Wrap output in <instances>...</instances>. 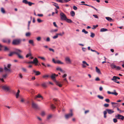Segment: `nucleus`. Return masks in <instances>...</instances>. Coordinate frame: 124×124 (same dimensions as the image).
Returning a JSON list of instances; mask_svg holds the SVG:
<instances>
[{
  "label": "nucleus",
  "instance_id": "1",
  "mask_svg": "<svg viewBox=\"0 0 124 124\" xmlns=\"http://www.w3.org/2000/svg\"><path fill=\"white\" fill-rule=\"evenodd\" d=\"M15 51L14 52H10L8 54V56H11L14 54H15L19 58L21 59H23V56L20 54L22 52V51L19 49L16 48L15 49Z\"/></svg>",
  "mask_w": 124,
  "mask_h": 124
},
{
  "label": "nucleus",
  "instance_id": "2",
  "mask_svg": "<svg viewBox=\"0 0 124 124\" xmlns=\"http://www.w3.org/2000/svg\"><path fill=\"white\" fill-rule=\"evenodd\" d=\"M56 74H53L51 76V78L54 81L55 83L58 86L60 87H61L62 86V84H61V82L56 81L55 79L56 77L55 75Z\"/></svg>",
  "mask_w": 124,
  "mask_h": 124
},
{
  "label": "nucleus",
  "instance_id": "3",
  "mask_svg": "<svg viewBox=\"0 0 124 124\" xmlns=\"http://www.w3.org/2000/svg\"><path fill=\"white\" fill-rule=\"evenodd\" d=\"M22 40L20 39H15L13 40L12 42L13 44L18 45L21 44Z\"/></svg>",
  "mask_w": 124,
  "mask_h": 124
},
{
  "label": "nucleus",
  "instance_id": "4",
  "mask_svg": "<svg viewBox=\"0 0 124 124\" xmlns=\"http://www.w3.org/2000/svg\"><path fill=\"white\" fill-rule=\"evenodd\" d=\"M60 15V17L61 20H66L67 17L66 15L63 13L61 12Z\"/></svg>",
  "mask_w": 124,
  "mask_h": 124
},
{
  "label": "nucleus",
  "instance_id": "5",
  "mask_svg": "<svg viewBox=\"0 0 124 124\" xmlns=\"http://www.w3.org/2000/svg\"><path fill=\"white\" fill-rule=\"evenodd\" d=\"M70 113L65 115V116L66 119H67L72 117L73 115V114L72 112V109L70 110Z\"/></svg>",
  "mask_w": 124,
  "mask_h": 124
},
{
  "label": "nucleus",
  "instance_id": "6",
  "mask_svg": "<svg viewBox=\"0 0 124 124\" xmlns=\"http://www.w3.org/2000/svg\"><path fill=\"white\" fill-rule=\"evenodd\" d=\"M115 117L118 119H121L122 120H123L124 119V116L120 114H118L117 115H116Z\"/></svg>",
  "mask_w": 124,
  "mask_h": 124
},
{
  "label": "nucleus",
  "instance_id": "7",
  "mask_svg": "<svg viewBox=\"0 0 124 124\" xmlns=\"http://www.w3.org/2000/svg\"><path fill=\"white\" fill-rule=\"evenodd\" d=\"M65 60L67 64H71L72 62L69 57H66L65 58Z\"/></svg>",
  "mask_w": 124,
  "mask_h": 124
},
{
  "label": "nucleus",
  "instance_id": "8",
  "mask_svg": "<svg viewBox=\"0 0 124 124\" xmlns=\"http://www.w3.org/2000/svg\"><path fill=\"white\" fill-rule=\"evenodd\" d=\"M2 88L5 91H8L9 90V87L6 85H4L2 86Z\"/></svg>",
  "mask_w": 124,
  "mask_h": 124
},
{
  "label": "nucleus",
  "instance_id": "9",
  "mask_svg": "<svg viewBox=\"0 0 124 124\" xmlns=\"http://www.w3.org/2000/svg\"><path fill=\"white\" fill-rule=\"evenodd\" d=\"M32 62V63L35 64V65H38V61L37 58H35Z\"/></svg>",
  "mask_w": 124,
  "mask_h": 124
},
{
  "label": "nucleus",
  "instance_id": "10",
  "mask_svg": "<svg viewBox=\"0 0 124 124\" xmlns=\"http://www.w3.org/2000/svg\"><path fill=\"white\" fill-rule=\"evenodd\" d=\"M83 64H82V67L85 68L86 67V65L89 66V64L87 63L85 61H83L82 62Z\"/></svg>",
  "mask_w": 124,
  "mask_h": 124
},
{
  "label": "nucleus",
  "instance_id": "11",
  "mask_svg": "<svg viewBox=\"0 0 124 124\" xmlns=\"http://www.w3.org/2000/svg\"><path fill=\"white\" fill-rule=\"evenodd\" d=\"M114 92H111L109 91H108L107 93L108 94H114L116 96H117L118 95V93L116 92L115 90H114Z\"/></svg>",
  "mask_w": 124,
  "mask_h": 124
},
{
  "label": "nucleus",
  "instance_id": "12",
  "mask_svg": "<svg viewBox=\"0 0 124 124\" xmlns=\"http://www.w3.org/2000/svg\"><path fill=\"white\" fill-rule=\"evenodd\" d=\"M41 98L42 99H43V97L39 94L37 95L35 97V99L38 101H40L39 100H38L37 99V98Z\"/></svg>",
  "mask_w": 124,
  "mask_h": 124
},
{
  "label": "nucleus",
  "instance_id": "13",
  "mask_svg": "<svg viewBox=\"0 0 124 124\" xmlns=\"http://www.w3.org/2000/svg\"><path fill=\"white\" fill-rule=\"evenodd\" d=\"M32 107L33 108L36 109H37L38 108L37 105L33 102H32Z\"/></svg>",
  "mask_w": 124,
  "mask_h": 124
},
{
  "label": "nucleus",
  "instance_id": "14",
  "mask_svg": "<svg viewBox=\"0 0 124 124\" xmlns=\"http://www.w3.org/2000/svg\"><path fill=\"white\" fill-rule=\"evenodd\" d=\"M106 110L107 111L108 113L109 114H111L114 112V111L111 109H107Z\"/></svg>",
  "mask_w": 124,
  "mask_h": 124
},
{
  "label": "nucleus",
  "instance_id": "15",
  "mask_svg": "<svg viewBox=\"0 0 124 124\" xmlns=\"http://www.w3.org/2000/svg\"><path fill=\"white\" fill-rule=\"evenodd\" d=\"M33 71L35 73V75L36 76L38 75L41 74L40 72L39 71H36L34 70H33Z\"/></svg>",
  "mask_w": 124,
  "mask_h": 124
},
{
  "label": "nucleus",
  "instance_id": "16",
  "mask_svg": "<svg viewBox=\"0 0 124 124\" xmlns=\"http://www.w3.org/2000/svg\"><path fill=\"white\" fill-rule=\"evenodd\" d=\"M96 71L99 74H101V73L100 69H98L97 67H96L95 68Z\"/></svg>",
  "mask_w": 124,
  "mask_h": 124
},
{
  "label": "nucleus",
  "instance_id": "17",
  "mask_svg": "<svg viewBox=\"0 0 124 124\" xmlns=\"http://www.w3.org/2000/svg\"><path fill=\"white\" fill-rule=\"evenodd\" d=\"M116 65H115L114 63H112L110 65V67L112 69H116Z\"/></svg>",
  "mask_w": 124,
  "mask_h": 124
},
{
  "label": "nucleus",
  "instance_id": "18",
  "mask_svg": "<svg viewBox=\"0 0 124 124\" xmlns=\"http://www.w3.org/2000/svg\"><path fill=\"white\" fill-rule=\"evenodd\" d=\"M56 70H59L62 72H63L64 71L60 67H59L56 68Z\"/></svg>",
  "mask_w": 124,
  "mask_h": 124
},
{
  "label": "nucleus",
  "instance_id": "19",
  "mask_svg": "<svg viewBox=\"0 0 124 124\" xmlns=\"http://www.w3.org/2000/svg\"><path fill=\"white\" fill-rule=\"evenodd\" d=\"M20 92V91L19 90H18L17 91V92L16 93V98H18L19 95V93Z\"/></svg>",
  "mask_w": 124,
  "mask_h": 124
},
{
  "label": "nucleus",
  "instance_id": "20",
  "mask_svg": "<svg viewBox=\"0 0 124 124\" xmlns=\"http://www.w3.org/2000/svg\"><path fill=\"white\" fill-rule=\"evenodd\" d=\"M107 31H108V30L107 29L104 28H101L100 30V31L101 32H104Z\"/></svg>",
  "mask_w": 124,
  "mask_h": 124
},
{
  "label": "nucleus",
  "instance_id": "21",
  "mask_svg": "<svg viewBox=\"0 0 124 124\" xmlns=\"http://www.w3.org/2000/svg\"><path fill=\"white\" fill-rule=\"evenodd\" d=\"M4 69L5 70V71L6 72H10L11 70L10 69H8V68L6 67H4Z\"/></svg>",
  "mask_w": 124,
  "mask_h": 124
},
{
  "label": "nucleus",
  "instance_id": "22",
  "mask_svg": "<svg viewBox=\"0 0 124 124\" xmlns=\"http://www.w3.org/2000/svg\"><path fill=\"white\" fill-rule=\"evenodd\" d=\"M1 12L3 14L5 13V11L3 8H1Z\"/></svg>",
  "mask_w": 124,
  "mask_h": 124
},
{
  "label": "nucleus",
  "instance_id": "23",
  "mask_svg": "<svg viewBox=\"0 0 124 124\" xmlns=\"http://www.w3.org/2000/svg\"><path fill=\"white\" fill-rule=\"evenodd\" d=\"M106 18L108 21L110 22H111L112 20V19L111 18L109 17H106Z\"/></svg>",
  "mask_w": 124,
  "mask_h": 124
},
{
  "label": "nucleus",
  "instance_id": "24",
  "mask_svg": "<svg viewBox=\"0 0 124 124\" xmlns=\"http://www.w3.org/2000/svg\"><path fill=\"white\" fill-rule=\"evenodd\" d=\"M29 42L30 44H31L33 46H34V42L33 40H29Z\"/></svg>",
  "mask_w": 124,
  "mask_h": 124
},
{
  "label": "nucleus",
  "instance_id": "25",
  "mask_svg": "<svg viewBox=\"0 0 124 124\" xmlns=\"http://www.w3.org/2000/svg\"><path fill=\"white\" fill-rule=\"evenodd\" d=\"M41 85L43 87H47L46 83L45 82L44 83L41 84Z\"/></svg>",
  "mask_w": 124,
  "mask_h": 124
},
{
  "label": "nucleus",
  "instance_id": "26",
  "mask_svg": "<svg viewBox=\"0 0 124 124\" xmlns=\"http://www.w3.org/2000/svg\"><path fill=\"white\" fill-rule=\"evenodd\" d=\"M71 16H74L75 15V13L74 11H72L70 13Z\"/></svg>",
  "mask_w": 124,
  "mask_h": 124
},
{
  "label": "nucleus",
  "instance_id": "27",
  "mask_svg": "<svg viewBox=\"0 0 124 124\" xmlns=\"http://www.w3.org/2000/svg\"><path fill=\"white\" fill-rule=\"evenodd\" d=\"M66 20L67 22L68 23H71L72 22V21L71 19H68L67 18L66 20Z\"/></svg>",
  "mask_w": 124,
  "mask_h": 124
},
{
  "label": "nucleus",
  "instance_id": "28",
  "mask_svg": "<svg viewBox=\"0 0 124 124\" xmlns=\"http://www.w3.org/2000/svg\"><path fill=\"white\" fill-rule=\"evenodd\" d=\"M58 31V30L57 29H55L54 30H51L50 31V32L51 33H53L56 32L57 31Z\"/></svg>",
  "mask_w": 124,
  "mask_h": 124
},
{
  "label": "nucleus",
  "instance_id": "29",
  "mask_svg": "<svg viewBox=\"0 0 124 124\" xmlns=\"http://www.w3.org/2000/svg\"><path fill=\"white\" fill-rule=\"evenodd\" d=\"M51 108L53 109L54 110L55 108V107L53 104H51Z\"/></svg>",
  "mask_w": 124,
  "mask_h": 124
},
{
  "label": "nucleus",
  "instance_id": "30",
  "mask_svg": "<svg viewBox=\"0 0 124 124\" xmlns=\"http://www.w3.org/2000/svg\"><path fill=\"white\" fill-rule=\"evenodd\" d=\"M117 77H116L115 76H114L113 77V78H112L111 80H112L113 81H116L117 80Z\"/></svg>",
  "mask_w": 124,
  "mask_h": 124
},
{
  "label": "nucleus",
  "instance_id": "31",
  "mask_svg": "<svg viewBox=\"0 0 124 124\" xmlns=\"http://www.w3.org/2000/svg\"><path fill=\"white\" fill-rule=\"evenodd\" d=\"M64 34V33L63 31H62V33H57L58 36L60 35L61 36H62Z\"/></svg>",
  "mask_w": 124,
  "mask_h": 124
},
{
  "label": "nucleus",
  "instance_id": "32",
  "mask_svg": "<svg viewBox=\"0 0 124 124\" xmlns=\"http://www.w3.org/2000/svg\"><path fill=\"white\" fill-rule=\"evenodd\" d=\"M56 63L58 64H64V63L63 62H61V61L59 60H58L56 61Z\"/></svg>",
  "mask_w": 124,
  "mask_h": 124
},
{
  "label": "nucleus",
  "instance_id": "33",
  "mask_svg": "<svg viewBox=\"0 0 124 124\" xmlns=\"http://www.w3.org/2000/svg\"><path fill=\"white\" fill-rule=\"evenodd\" d=\"M49 77V75H43L42 76V78H44L46 79Z\"/></svg>",
  "mask_w": 124,
  "mask_h": 124
},
{
  "label": "nucleus",
  "instance_id": "34",
  "mask_svg": "<svg viewBox=\"0 0 124 124\" xmlns=\"http://www.w3.org/2000/svg\"><path fill=\"white\" fill-rule=\"evenodd\" d=\"M58 35L57 33L56 34V35L53 37V38L54 39H55L57 38L58 37Z\"/></svg>",
  "mask_w": 124,
  "mask_h": 124
},
{
  "label": "nucleus",
  "instance_id": "35",
  "mask_svg": "<svg viewBox=\"0 0 124 124\" xmlns=\"http://www.w3.org/2000/svg\"><path fill=\"white\" fill-rule=\"evenodd\" d=\"M60 101H56L55 103V104L57 106H59V104H60Z\"/></svg>",
  "mask_w": 124,
  "mask_h": 124
},
{
  "label": "nucleus",
  "instance_id": "36",
  "mask_svg": "<svg viewBox=\"0 0 124 124\" xmlns=\"http://www.w3.org/2000/svg\"><path fill=\"white\" fill-rule=\"evenodd\" d=\"M52 115L51 114L48 115L47 117V119H50L52 117Z\"/></svg>",
  "mask_w": 124,
  "mask_h": 124
},
{
  "label": "nucleus",
  "instance_id": "37",
  "mask_svg": "<svg viewBox=\"0 0 124 124\" xmlns=\"http://www.w3.org/2000/svg\"><path fill=\"white\" fill-rule=\"evenodd\" d=\"M91 35L90 36L92 38H93L94 37L95 34L94 33H93L92 32H91Z\"/></svg>",
  "mask_w": 124,
  "mask_h": 124
},
{
  "label": "nucleus",
  "instance_id": "38",
  "mask_svg": "<svg viewBox=\"0 0 124 124\" xmlns=\"http://www.w3.org/2000/svg\"><path fill=\"white\" fill-rule=\"evenodd\" d=\"M22 71L24 72H27V70L26 69L24 68H22Z\"/></svg>",
  "mask_w": 124,
  "mask_h": 124
},
{
  "label": "nucleus",
  "instance_id": "39",
  "mask_svg": "<svg viewBox=\"0 0 124 124\" xmlns=\"http://www.w3.org/2000/svg\"><path fill=\"white\" fill-rule=\"evenodd\" d=\"M31 35V33L30 32H28L26 33V36L27 37L30 36Z\"/></svg>",
  "mask_w": 124,
  "mask_h": 124
},
{
  "label": "nucleus",
  "instance_id": "40",
  "mask_svg": "<svg viewBox=\"0 0 124 124\" xmlns=\"http://www.w3.org/2000/svg\"><path fill=\"white\" fill-rule=\"evenodd\" d=\"M45 113L44 111H42L41 112V116H44L45 115Z\"/></svg>",
  "mask_w": 124,
  "mask_h": 124
},
{
  "label": "nucleus",
  "instance_id": "41",
  "mask_svg": "<svg viewBox=\"0 0 124 124\" xmlns=\"http://www.w3.org/2000/svg\"><path fill=\"white\" fill-rule=\"evenodd\" d=\"M28 2L27 0H23V2L25 4H28Z\"/></svg>",
  "mask_w": 124,
  "mask_h": 124
},
{
  "label": "nucleus",
  "instance_id": "42",
  "mask_svg": "<svg viewBox=\"0 0 124 124\" xmlns=\"http://www.w3.org/2000/svg\"><path fill=\"white\" fill-rule=\"evenodd\" d=\"M82 32H83L85 34H87L88 33V32L86 31L85 29H83L82 30Z\"/></svg>",
  "mask_w": 124,
  "mask_h": 124
},
{
  "label": "nucleus",
  "instance_id": "43",
  "mask_svg": "<svg viewBox=\"0 0 124 124\" xmlns=\"http://www.w3.org/2000/svg\"><path fill=\"white\" fill-rule=\"evenodd\" d=\"M31 56V53H29L28 54H27L26 56V58L28 57L29 56Z\"/></svg>",
  "mask_w": 124,
  "mask_h": 124
},
{
  "label": "nucleus",
  "instance_id": "44",
  "mask_svg": "<svg viewBox=\"0 0 124 124\" xmlns=\"http://www.w3.org/2000/svg\"><path fill=\"white\" fill-rule=\"evenodd\" d=\"M98 26V25H93V27L92 28V29H94L97 27Z\"/></svg>",
  "mask_w": 124,
  "mask_h": 124
},
{
  "label": "nucleus",
  "instance_id": "45",
  "mask_svg": "<svg viewBox=\"0 0 124 124\" xmlns=\"http://www.w3.org/2000/svg\"><path fill=\"white\" fill-rule=\"evenodd\" d=\"M97 97L101 99H103V96H101L100 95H98Z\"/></svg>",
  "mask_w": 124,
  "mask_h": 124
},
{
  "label": "nucleus",
  "instance_id": "46",
  "mask_svg": "<svg viewBox=\"0 0 124 124\" xmlns=\"http://www.w3.org/2000/svg\"><path fill=\"white\" fill-rule=\"evenodd\" d=\"M28 4L29 5V6H31L32 5V4H34L30 2H28Z\"/></svg>",
  "mask_w": 124,
  "mask_h": 124
},
{
  "label": "nucleus",
  "instance_id": "47",
  "mask_svg": "<svg viewBox=\"0 0 124 124\" xmlns=\"http://www.w3.org/2000/svg\"><path fill=\"white\" fill-rule=\"evenodd\" d=\"M37 21L39 23H40L43 22V21L41 20L39 18H38L37 19Z\"/></svg>",
  "mask_w": 124,
  "mask_h": 124
},
{
  "label": "nucleus",
  "instance_id": "48",
  "mask_svg": "<svg viewBox=\"0 0 124 124\" xmlns=\"http://www.w3.org/2000/svg\"><path fill=\"white\" fill-rule=\"evenodd\" d=\"M116 70H120L121 69V68L119 66H116Z\"/></svg>",
  "mask_w": 124,
  "mask_h": 124
},
{
  "label": "nucleus",
  "instance_id": "49",
  "mask_svg": "<svg viewBox=\"0 0 124 124\" xmlns=\"http://www.w3.org/2000/svg\"><path fill=\"white\" fill-rule=\"evenodd\" d=\"M38 57L39 58L43 60H45V58L43 57H40V56H38Z\"/></svg>",
  "mask_w": 124,
  "mask_h": 124
},
{
  "label": "nucleus",
  "instance_id": "50",
  "mask_svg": "<svg viewBox=\"0 0 124 124\" xmlns=\"http://www.w3.org/2000/svg\"><path fill=\"white\" fill-rule=\"evenodd\" d=\"M9 50L8 48L7 47L5 46L4 47V50L5 51H8Z\"/></svg>",
  "mask_w": 124,
  "mask_h": 124
},
{
  "label": "nucleus",
  "instance_id": "51",
  "mask_svg": "<svg viewBox=\"0 0 124 124\" xmlns=\"http://www.w3.org/2000/svg\"><path fill=\"white\" fill-rule=\"evenodd\" d=\"M46 41L47 42H49L50 41V39L49 37H47L46 39Z\"/></svg>",
  "mask_w": 124,
  "mask_h": 124
},
{
  "label": "nucleus",
  "instance_id": "52",
  "mask_svg": "<svg viewBox=\"0 0 124 124\" xmlns=\"http://www.w3.org/2000/svg\"><path fill=\"white\" fill-rule=\"evenodd\" d=\"M37 40L38 41H39L41 40V38L40 37H38L37 39Z\"/></svg>",
  "mask_w": 124,
  "mask_h": 124
},
{
  "label": "nucleus",
  "instance_id": "53",
  "mask_svg": "<svg viewBox=\"0 0 124 124\" xmlns=\"http://www.w3.org/2000/svg\"><path fill=\"white\" fill-rule=\"evenodd\" d=\"M31 22V21H28V30L29 29V26L30 25V24Z\"/></svg>",
  "mask_w": 124,
  "mask_h": 124
},
{
  "label": "nucleus",
  "instance_id": "54",
  "mask_svg": "<svg viewBox=\"0 0 124 124\" xmlns=\"http://www.w3.org/2000/svg\"><path fill=\"white\" fill-rule=\"evenodd\" d=\"M113 122L114 123H116L117 122V118H114L113 119Z\"/></svg>",
  "mask_w": 124,
  "mask_h": 124
},
{
  "label": "nucleus",
  "instance_id": "55",
  "mask_svg": "<svg viewBox=\"0 0 124 124\" xmlns=\"http://www.w3.org/2000/svg\"><path fill=\"white\" fill-rule=\"evenodd\" d=\"M93 16L94 17L96 18H98V16L96 15H93Z\"/></svg>",
  "mask_w": 124,
  "mask_h": 124
},
{
  "label": "nucleus",
  "instance_id": "56",
  "mask_svg": "<svg viewBox=\"0 0 124 124\" xmlns=\"http://www.w3.org/2000/svg\"><path fill=\"white\" fill-rule=\"evenodd\" d=\"M109 105L108 104H104V106L106 107H108L109 106Z\"/></svg>",
  "mask_w": 124,
  "mask_h": 124
},
{
  "label": "nucleus",
  "instance_id": "57",
  "mask_svg": "<svg viewBox=\"0 0 124 124\" xmlns=\"http://www.w3.org/2000/svg\"><path fill=\"white\" fill-rule=\"evenodd\" d=\"M53 24L54 26L57 28L58 27V26L56 24L55 22H54L53 23Z\"/></svg>",
  "mask_w": 124,
  "mask_h": 124
},
{
  "label": "nucleus",
  "instance_id": "58",
  "mask_svg": "<svg viewBox=\"0 0 124 124\" xmlns=\"http://www.w3.org/2000/svg\"><path fill=\"white\" fill-rule=\"evenodd\" d=\"M49 50L50 51H52L53 52H54V50L53 49H52L51 48H49Z\"/></svg>",
  "mask_w": 124,
  "mask_h": 124
},
{
  "label": "nucleus",
  "instance_id": "59",
  "mask_svg": "<svg viewBox=\"0 0 124 124\" xmlns=\"http://www.w3.org/2000/svg\"><path fill=\"white\" fill-rule=\"evenodd\" d=\"M73 9L75 10H76L77 9V7L75 6H73Z\"/></svg>",
  "mask_w": 124,
  "mask_h": 124
},
{
  "label": "nucleus",
  "instance_id": "60",
  "mask_svg": "<svg viewBox=\"0 0 124 124\" xmlns=\"http://www.w3.org/2000/svg\"><path fill=\"white\" fill-rule=\"evenodd\" d=\"M67 76V75L66 74H64L62 76V77L63 78H65Z\"/></svg>",
  "mask_w": 124,
  "mask_h": 124
},
{
  "label": "nucleus",
  "instance_id": "61",
  "mask_svg": "<svg viewBox=\"0 0 124 124\" xmlns=\"http://www.w3.org/2000/svg\"><path fill=\"white\" fill-rule=\"evenodd\" d=\"M105 101L106 102H109L110 101L108 99H106L105 100Z\"/></svg>",
  "mask_w": 124,
  "mask_h": 124
},
{
  "label": "nucleus",
  "instance_id": "62",
  "mask_svg": "<svg viewBox=\"0 0 124 124\" xmlns=\"http://www.w3.org/2000/svg\"><path fill=\"white\" fill-rule=\"evenodd\" d=\"M57 1L61 2V3H63V1L62 0H57Z\"/></svg>",
  "mask_w": 124,
  "mask_h": 124
},
{
  "label": "nucleus",
  "instance_id": "63",
  "mask_svg": "<svg viewBox=\"0 0 124 124\" xmlns=\"http://www.w3.org/2000/svg\"><path fill=\"white\" fill-rule=\"evenodd\" d=\"M19 77L21 78H23V76H22V74H19Z\"/></svg>",
  "mask_w": 124,
  "mask_h": 124
},
{
  "label": "nucleus",
  "instance_id": "64",
  "mask_svg": "<svg viewBox=\"0 0 124 124\" xmlns=\"http://www.w3.org/2000/svg\"><path fill=\"white\" fill-rule=\"evenodd\" d=\"M7 76V74H5L4 75H3L2 77L3 78H6V77Z\"/></svg>",
  "mask_w": 124,
  "mask_h": 124
}]
</instances>
